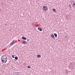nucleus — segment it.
I'll list each match as a JSON object with an SVG mask.
<instances>
[{
    "label": "nucleus",
    "mask_w": 75,
    "mask_h": 75,
    "mask_svg": "<svg viewBox=\"0 0 75 75\" xmlns=\"http://www.w3.org/2000/svg\"><path fill=\"white\" fill-rule=\"evenodd\" d=\"M1 59L2 62L6 63L7 61V57L6 55H3L1 57Z\"/></svg>",
    "instance_id": "1"
},
{
    "label": "nucleus",
    "mask_w": 75,
    "mask_h": 75,
    "mask_svg": "<svg viewBox=\"0 0 75 75\" xmlns=\"http://www.w3.org/2000/svg\"><path fill=\"white\" fill-rule=\"evenodd\" d=\"M43 10L45 11H47L48 10V7L45 6H43Z\"/></svg>",
    "instance_id": "2"
},
{
    "label": "nucleus",
    "mask_w": 75,
    "mask_h": 75,
    "mask_svg": "<svg viewBox=\"0 0 75 75\" xmlns=\"http://www.w3.org/2000/svg\"><path fill=\"white\" fill-rule=\"evenodd\" d=\"M38 29L40 31H42V29L40 27H38Z\"/></svg>",
    "instance_id": "3"
},
{
    "label": "nucleus",
    "mask_w": 75,
    "mask_h": 75,
    "mask_svg": "<svg viewBox=\"0 0 75 75\" xmlns=\"http://www.w3.org/2000/svg\"><path fill=\"white\" fill-rule=\"evenodd\" d=\"M23 44H27V42L25 41H23Z\"/></svg>",
    "instance_id": "4"
},
{
    "label": "nucleus",
    "mask_w": 75,
    "mask_h": 75,
    "mask_svg": "<svg viewBox=\"0 0 75 75\" xmlns=\"http://www.w3.org/2000/svg\"><path fill=\"white\" fill-rule=\"evenodd\" d=\"M15 42H14V41L13 40V41L10 43V45H13V44H14V43Z\"/></svg>",
    "instance_id": "5"
},
{
    "label": "nucleus",
    "mask_w": 75,
    "mask_h": 75,
    "mask_svg": "<svg viewBox=\"0 0 75 75\" xmlns=\"http://www.w3.org/2000/svg\"><path fill=\"white\" fill-rule=\"evenodd\" d=\"M22 38L23 40H27V38H26L22 36Z\"/></svg>",
    "instance_id": "6"
},
{
    "label": "nucleus",
    "mask_w": 75,
    "mask_h": 75,
    "mask_svg": "<svg viewBox=\"0 0 75 75\" xmlns=\"http://www.w3.org/2000/svg\"><path fill=\"white\" fill-rule=\"evenodd\" d=\"M7 54L8 57L9 58H10V53H9V52H8Z\"/></svg>",
    "instance_id": "7"
},
{
    "label": "nucleus",
    "mask_w": 75,
    "mask_h": 75,
    "mask_svg": "<svg viewBox=\"0 0 75 75\" xmlns=\"http://www.w3.org/2000/svg\"><path fill=\"white\" fill-rule=\"evenodd\" d=\"M51 35V37H52V38H54V34H52L50 35Z\"/></svg>",
    "instance_id": "8"
},
{
    "label": "nucleus",
    "mask_w": 75,
    "mask_h": 75,
    "mask_svg": "<svg viewBox=\"0 0 75 75\" xmlns=\"http://www.w3.org/2000/svg\"><path fill=\"white\" fill-rule=\"evenodd\" d=\"M52 10L54 12H57V11L56 10V9H55V8H53L52 9Z\"/></svg>",
    "instance_id": "9"
},
{
    "label": "nucleus",
    "mask_w": 75,
    "mask_h": 75,
    "mask_svg": "<svg viewBox=\"0 0 75 75\" xmlns=\"http://www.w3.org/2000/svg\"><path fill=\"white\" fill-rule=\"evenodd\" d=\"M54 36L56 38L57 37V34L56 33H54Z\"/></svg>",
    "instance_id": "10"
},
{
    "label": "nucleus",
    "mask_w": 75,
    "mask_h": 75,
    "mask_svg": "<svg viewBox=\"0 0 75 75\" xmlns=\"http://www.w3.org/2000/svg\"><path fill=\"white\" fill-rule=\"evenodd\" d=\"M15 59H16V60H17V59H18V57H15Z\"/></svg>",
    "instance_id": "11"
},
{
    "label": "nucleus",
    "mask_w": 75,
    "mask_h": 75,
    "mask_svg": "<svg viewBox=\"0 0 75 75\" xmlns=\"http://www.w3.org/2000/svg\"><path fill=\"white\" fill-rule=\"evenodd\" d=\"M37 57L38 58H40V57H41V55H38L37 56Z\"/></svg>",
    "instance_id": "12"
},
{
    "label": "nucleus",
    "mask_w": 75,
    "mask_h": 75,
    "mask_svg": "<svg viewBox=\"0 0 75 75\" xmlns=\"http://www.w3.org/2000/svg\"><path fill=\"white\" fill-rule=\"evenodd\" d=\"M69 7L70 8H72V7H71V5L70 4H69Z\"/></svg>",
    "instance_id": "13"
},
{
    "label": "nucleus",
    "mask_w": 75,
    "mask_h": 75,
    "mask_svg": "<svg viewBox=\"0 0 75 75\" xmlns=\"http://www.w3.org/2000/svg\"><path fill=\"white\" fill-rule=\"evenodd\" d=\"M27 68H31V67H30V66H28L27 67Z\"/></svg>",
    "instance_id": "14"
},
{
    "label": "nucleus",
    "mask_w": 75,
    "mask_h": 75,
    "mask_svg": "<svg viewBox=\"0 0 75 75\" xmlns=\"http://www.w3.org/2000/svg\"><path fill=\"white\" fill-rule=\"evenodd\" d=\"M12 58H14V55H12Z\"/></svg>",
    "instance_id": "15"
},
{
    "label": "nucleus",
    "mask_w": 75,
    "mask_h": 75,
    "mask_svg": "<svg viewBox=\"0 0 75 75\" xmlns=\"http://www.w3.org/2000/svg\"><path fill=\"white\" fill-rule=\"evenodd\" d=\"M66 72H67V73H68V72H69V71H68V70H67L66 71Z\"/></svg>",
    "instance_id": "16"
},
{
    "label": "nucleus",
    "mask_w": 75,
    "mask_h": 75,
    "mask_svg": "<svg viewBox=\"0 0 75 75\" xmlns=\"http://www.w3.org/2000/svg\"><path fill=\"white\" fill-rule=\"evenodd\" d=\"M17 75H20V74H18Z\"/></svg>",
    "instance_id": "17"
},
{
    "label": "nucleus",
    "mask_w": 75,
    "mask_h": 75,
    "mask_svg": "<svg viewBox=\"0 0 75 75\" xmlns=\"http://www.w3.org/2000/svg\"><path fill=\"white\" fill-rule=\"evenodd\" d=\"M75 5V4H73V6H74Z\"/></svg>",
    "instance_id": "18"
},
{
    "label": "nucleus",
    "mask_w": 75,
    "mask_h": 75,
    "mask_svg": "<svg viewBox=\"0 0 75 75\" xmlns=\"http://www.w3.org/2000/svg\"><path fill=\"white\" fill-rule=\"evenodd\" d=\"M73 2L74 3L73 4H75V3H74V2Z\"/></svg>",
    "instance_id": "19"
},
{
    "label": "nucleus",
    "mask_w": 75,
    "mask_h": 75,
    "mask_svg": "<svg viewBox=\"0 0 75 75\" xmlns=\"http://www.w3.org/2000/svg\"><path fill=\"white\" fill-rule=\"evenodd\" d=\"M27 41H29V40H28V39H27Z\"/></svg>",
    "instance_id": "20"
},
{
    "label": "nucleus",
    "mask_w": 75,
    "mask_h": 75,
    "mask_svg": "<svg viewBox=\"0 0 75 75\" xmlns=\"http://www.w3.org/2000/svg\"><path fill=\"white\" fill-rule=\"evenodd\" d=\"M69 72H70V71H69Z\"/></svg>",
    "instance_id": "21"
},
{
    "label": "nucleus",
    "mask_w": 75,
    "mask_h": 75,
    "mask_svg": "<svg viewBox=\"0 0 75 75\" xmlns=\"http://www.w3.org/2000/svg\"><path fill=\"white\" fill-rule=\"evenodd\" d=\"M17 73H19V72H18Z\"/></svg>",
    "instance_id": "22"
},
{
    "label": "nucleus",
    "mask_w": 75,
    "mask_h": 75,
    "mask_svg": "<svg viewBox=\"0 0 75 75\" xmlns=\"http://www.w3.org/2000/svg\"><path fill=\"white\" fill-rule=\"evenodd\" d=\"M70 65H71V64H70Z\"/></svg>",
    "instance_id": "23"
},
{
    "label": "nucleus",
    "mask_w": 75,
    "mask_h": 75,
    "mask_svg": "<svg viewBox=\"0 0 75 75\" xmlns=\"http://www.w3.org/2000/svg\"><path fill=\"white\" fill-rule=\"evenodd\" d=\"M0 64H1V63H0Z\"/></svg>",
    "instance_id": "24"
}]
</instances>
